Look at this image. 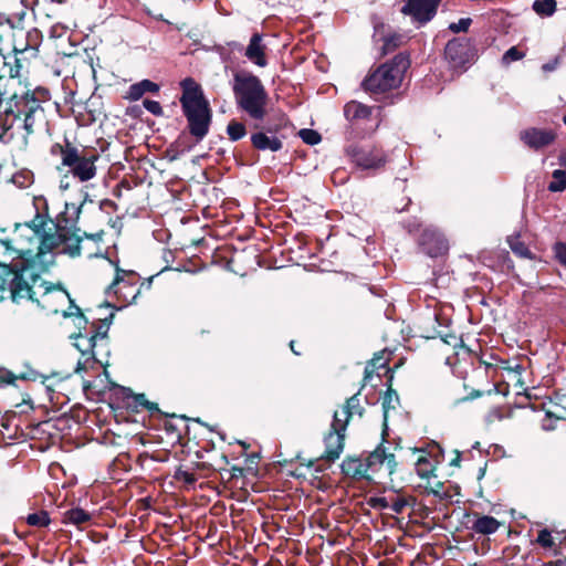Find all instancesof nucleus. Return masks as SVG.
I'll use <instances>...</instances> for the list:
<instances>
[{
  "label": "nucleus",
  "mask_w": 566,
  "mask_h": 566,
  "mask_svg": "<svg viewBox=\"0 0 566 566\" xmlns=\"http://www.w3.org/2000/svg\"><path fill=\"white\" fill-rule=\"evenodd\" d=\"M17 119L13 114L0 115V142L9 143L13 138L12 128Z\"/></svg>",
  "instance_id": "obj_21"
},
{
  "label": "nucleus",
  "mask_w": 566,
  "mask_h": 566,
  "mask_svg": "<svg viewBox=\"0 0 566 566\" xmlns=\"http://www.w3.org/2000/svg\"><path fill=\"white\" fill-rule=\"evenodd\" d=\"M138 277L134 271H124L116 268V275L112 284L107 287L108 296L115 295L124 304L133 303L139 294L137 286Z\"/></svg>",
  "instance_id": "obj_7"
},
{
  "label": "nucleus",
  "mask_w": 566,
  "mask_h": 566,
  "mask_svg": "<svg viewBox=\"0 0 566 566\" xmlns=\"http://www.w3.org/2000/svg\"><path fill=\"white\" fill-rule=\"evenodd\" d=\"M407 505V501L402 497L394 499L390 502L389 509L397 514H400Z\"/></svg>",
  "instance_id": "obj_40"
},
{
  "label": "nucleus",
  "mask_w": 566,
  "mask_h": 566,
  "mask_svg": "<svg viewBox=\"0 0 566 566\" xmlns=\"http://www.w3.org/2000/svg\"><path fill=\"white\" fill-rule=\"evenodd\" d=\"M265 51L266 46L263 43L262 35L259 33H254L250 39L244 55L251 63L255 64L259 67H264L268 65Z\"/></svg>",
  "instance_id": "obj_15"
},
{
  "label": "nucleus",
  "mask_w": 566,
  "mask_h": 566,
  "mask_svg": "<svg viewBox=\"0 0 566 566\" xmlns=\"http://www.w3.org/2000/svg\"><path fill=\"white\" fill-rule=\"evenodd\" d=\"M346 430H337L333 424L331 432L325 437V452L323 458L327 461H335L339 458L344 449V439Z\"/></svg>",
  "instance_id": "obj_14"
},
{
  "label": "nucleus",
  "mask_w": 566,
  "mask_h": 566,
  "mask_svg": "<svg viewBox=\"0 0 566 566\" xmlns=\"http://www.w3.org/2000/svg\"><path fill=\"white\" fill-rule=\"evenodd\" d=\"M370 473H375L381 468H385L389 474H391L396 468L395 455L388 453L386 448L379 446L371 452L366 459Z\"/></svg>",
  "instance_id": "obj_12"
},
{
  "label": "nucleus",
  "mask_w": 566,
  "mask_h": 566,
  "mask_svg": "<svg viewBox=\"0 0 566 566\" xmlns=\"http://www.w3.org/2000/svg\"><path fill=\"white\" fill-rule=\"evenodd\" d=\"M298 135L308 145H316L321 142V135L313 129H301Z\"/></svg>",
  "instance_id": "obj_32"
},
{
  "label": "nucleus",
  "mask_w": 566,
  "mask_h": 566,
  "mask_svg": "<svg viewBox=\"0 0 566 566\" xmlns=\"http://www.w3.org/2000/svg\"><path fill=\"white\" fill-rule=\"evenodd\" d=\"M441 0H408L402 7V13L410 15L413 21L423 24L430 21Z\"/></svg>",
  "instance_id": "obj_8"
},
{
  "label": "nucleus",
  "mask_w": 566,
  "mask_h": 566,
  "mask_svg": "<svg viewBox=\"0 0 566 566\" xmlns=\"http://www.w3.org/2000/svg\"><path fill=\"white\" fill-rule=\"evenodd\" d=\"M91 520L90 513L83 509L75 507L64 513V523H70L76 526L87 523Z\"/></svg>",
  "instance_id": "obj_23"
},
{
  "label": "nucleus",
  "mask_w": 566,
  "mask_h": 566,
  "mask_svg": "<svg viewBox=\"0 0 566 566\" xmlns=\"http://www.w3.org/2000/svg\"><path fill=\"white\" fill-rule=\"evenodd\" d=\"M342 470L347 476L369 479L368 463L359 458H348L343 461Z\"/></svg>",
  "instance_id": "obj_16"
},
{
  "label": "nucleus",
  "mask_w": 566,
  "mask_h": 566,
  "mask_svg": "<svg viewBox=\"0 0 566 566\" xmlns=\"http://www.w3.org/2000/svg\"><path fill=\"white\" fill-rule=\"evenodd\" d=\"M384 367H386V360H384L382 357H380V356L374 357L371 359V361L369 363V365L365 369V374H366L365 378L369 377V375L374 368H384Z\"/></svg>",
  "instance_id": "obj_36"
},
{
  "label": "nucleus",
  "mask_w": 566,
  "mask_h": 566,
  "mask_svg": "<svg viewBox=\"0 0 566 566\" xmlns=\"http://www.w3.org/2000/svg\"><path fill=\"white\" fill-rule=\"evenodd\" d=\"M420 243L430 256H438L448 251V242L437 229L428 228L421 234Z\"/></svg>",
  "instance_id": "obj_10"
},
{
  "label": "nucleus",
  "mask_w": 566,
  "mask_h": 566,
  "mask_svg": "<svg viewBox=\"0 0 566 566\" xmlns=\"http://www.w3.org/2000/svg\"><path fill=\"white\" fill-rule=\"evenodd\" d=\"M463 45L459 40L449 41L446 46V56L452 60L453 62L461 60Z\"/></svg>",
  "instance_id": "obj_30"
},
{
  "label": "nucleus",
  "mask_w": 566,
  "mask_h": 566,
  "mask_svg": "<svg viewBox=\"0 0 566 566\" xmlns=\"http://www.w3.org/2000/svg\"><path fill=\"white\" fill-rule=\"evenodd\" d=\"M436 463L434 461L426 455L421 454L416 462V472L422 479H429L434 475Z\"/></svg>",
  "instance_id": "obj_22"
},
{
  "label": "nucleus",
  "mask_w": 566,
  "mask_h": 566,
  "mask_svg": "<svg viewBox=\"0 0 566 566\" xmlns=\"http://www.w3.org/2000/svg\"><path fill=\"white\" fill-rule=\"evenodd\" d=\"M543 70L548 72L555 70V63H547L543 65Z\"/></svg>",
  "instance_id": "obj_47"
},
{
  "label": "nucleus",
  "mask_w": 566,
  "mask_h": 566,
  "mask_svg": "<svg viewBox=\"0 0 566 566\" xmlns=\"http://www.w3.org/2000/svg\"><path fill=\"white\" fill-rule=\"evenodd\" d=\"M182 95L180 103L188 122L190 134L198 140L206 137L211 124V109L201 87L192 80L181 82Z\"/></svg>",
  "instance_id": "obj_2"
},
{
  "label": "nucleus",
  "mask_w": 566,
  "mask_h": 566,
  "mask_svg": "<svg viewBox=\"0 0 566 566\" xmlns=\"http://www.w3.org/2000/svg\"><path fill=\"white\" fill-rule=\"evenodd\" d=\"M232 90L239 108L252 119H264L269 95L258 76L248 72L235 73Z\"/></svg>",
  "instance_id": "obj_3"
},
{
  "label": "nucleus",
  "mask_w": 566,
  "mask_h": 566,
  "mask_svg": "<svg viewBox=\"0 0 566 566\" xmlns=\"http://www.w3.org/2000/svg\"><path fill=\"white\" fill-rule=\"evenodd\" d=\"M24 127L27 129L28 133H31L32 132V125H33V116L31 113L27 114L24 120Z\"/></svg>",
  "instance_id": "obj_42"
},
{
  "label": "nucleus",
  "mask_w": 566,
  "mask_h": 566,
  "mask_svg": "<svg viewBox=\"0 0 566 566\" xmlns=\"http://www.w3.org/2000/svg\"><path fill=\"white\" fill-rule=\"evenodd\" d=\"M293 345H294V342H291L290 346H291L292 350H293L295 354H298L297 352H295V350H294V346H293Z\"/></svg>",
  "instance_id": "obj_52"
},
{
  "label": "nucleus",
  "mask_w": 566,
  "mask_h": 566,
  "mask_svg": "<svg viewBox=\"0 0 566 566\" xmlns=\"http://www.w3.org/2000/svg\"><path fill=\"white\" fill-rule=\"evenodd\" d=\"M399 39H400V38H391V39H387V40H386V43H385V48H386V50H391V49L396 48V46L399 44V43H398Z\"/></svg>",
  "instance_id": "obj_44"
},
{
  "label": "nucleus",
  "mask_w": 566,
  "mask_h": 566,
  "mask_svg": "<svg viewBox=\"0 0 566 566\" xmlns=\"http://www.w3.org/2000/svg\"><path fill=\"white\" fill-rule=\"evenodd\" d=\"M0 255L8 260L4 264L0 263V301L10 298L18 305L51 313H59L60 305L71 303L64 290L45 285L39 274L40 265L15 256Z\"/></svg>",
  "instance_id": "obj_1"
},
{
  "label": "nucleus",
  "mask_w": 566,
  "mask_h": 566,
  "mask_svg": "<svg viewBox=\"0 0 566 566\" xmlns=\"http://www.w3.org/2000/svg\"><path fill=\"white\" fill-rule=\"evenodd\" d=\"M158 90L159 86L156 83L149 80H143L129 86L126 98L130 101H138L145 93H156Z\"/></svg>",
  "instance_id": "obj_18"
},
{
  "label": "nucleus",
  "mask_w": 566,
  "mask_h": 566,
  "mask_svg": "<svg viewBox=\"0 0 566 566\" xmlns=\"http://www.w3.org/2000/svg\"><path fill=\"white\" fill-rule=\"evenodd\" d=\"M60 188L61 189H67L69 188V184L67 182H64L63 180L61 181V185H60Z\"/></svg>",
  "instance_id": "obj_50"
},
{
  "label": "nucleus",
  "mask_w": 566,
  "mask_h": 566,
  "mask_svg": "<svg viewBox=\"0 0 566 566\" xmlns=\"http://www.w3.org/2000/svg\"><path fill=\"white\" fill-rule=\"evenodd\" d=\"M560 164L566 168V150L560 155Z\"/></svg>",
  "instance_id": "obj_48"
},
{
  "label": "nucleus",
  "mask_w": 566,
  "mask_h": 566,
  "mask_svg": "<svg viewBox=\"0 0 566 566\" xmlns=\"http://www.w3.org/2000/svg\"><path fill=\"white\" fill-rule=\"evenodd\" d=\"M537 543L543 547H551L553 545L551 533L547 530H542L538 533Z\"/></svg>",
  "instance_id": "obj_38"
},
{
  "label": "nucleus",
  "mask_w": 566,
  "mask_h": 566,
  "mask_svg": "<svg viewBox=\"0 0 566 566\" xmlns=\"http://www.w3.org/2000/svg\"><path fill=\"white\" fill-rule=\"evenodd\" d=\"M554 252L556 259L566 266V244L565 243H556L554 247Z\"/></svg>",
  "instance_id": "obj_37"
},
{
  "label": "nucleus",
  "mask_w": 566,
  "mask_h": 566,
  "mask_svg": "<svg viewBox=\"0 0 566 566\" xmlns=\"http://www.w3.org/2000/svg\"><path fill=\"white\" fill-rule=\"evenodd\" d=\"M566 189V172L560 169L553 171V181L548 185V190L553 192L563 191Z\"/></svg>",
  "instance_id": "obj_28"
},
{
  "label": "nucleus",
  "mask_w": 566,
  "mask_h": 566,
  "mask_svg": "<svg viewBox=\"0 0 566 566\" xmlns=\"http://www.w3.org/2000/svg\"><path fill=\"white\" fill-rule=\"evenodd\" d=\"M17 380V376L7 369H0V385H11Z\"/></svg>",
  "instance_id": "obj_39"
},
{
  "label": "nucleus",
  "mask_w": 566,
  "mask_h": 566,
  "mask_svg": "<svg viewBox=\"0 0 566 566\" xmlns=\"http://www.w3.org/2000/svg\"><path fill=\"white\" fill-rule=\"evenodd\" d=\"M227 133L229 135V138L231 140L235 142V140H239L242 137H244L247 134V130H245V126L242 123L237 122V120H231L228 124Z\"/></svg>",
  "instance_id": "obj_29"
},
{
  "label": "nucleus",
  "mask_w": 566,
  "mask_h": 566,
  "mask_svg": "<svg viewBox=\"0 0 566 566\" xmlns=\"http://www.w3.org/2000/svg\"><path fill=\"white\" fill-rule=\"evenodd\" d=\"M373 506L378 509H389L390 502L387 497L373 499Z\"/></svg>",
  "instance_id": "obj_41"
},
{
  "label": "nucleus",
  "mask_w": 566,
  "mask_h": 566,
  "mask_svg": "<svg viewBox=\"0 0 566 566\" xmlns=\"http://www.w3.org/2000/svg\"><path fill=\"white\" fill-rule=\"evenodd\" d=\"M352 160L363 169H374L385 164L384 154L376 148H356L352 147L347 150Z\"/></svg>",
  "instance_id": "obj_9"
},
{
  "label": "nucleus",
  "mask_w": 566,
  "mask_h": 566,
  "mask_svg": "<svg viewBox=\"0 0 566 566\" xmlns=\"http://www.w3.org/2000/svg\"><path fill=\"white\" fill-rule=\"evenodd\" d=\"M73 315V312L64 313V316H71Z\"/></svg>",
  "instance_id": "obj_54"
},
{
  "label": "nucleus",
  "mask_w": 566,
  "mask_h": 566,
  "mask_svg": "<svg viewBox=\"0 0 566 566\" xmlns=\"http://www.w3.org/2000/svg\"><path fill=\"white\" fill-rule=\"evenodd\" d=\"M253 146L259 150L277 151L282 148V143L276 137H269L263 133L253 134L251 137Z\"/></svg>",
  "instance_id": "obj_19"
},
{
  "label": "nucleus",
  "mask_w": 566,
  "mask_h": 566,
  "mask_svg": "<svg viewBox=\"0 0 566 566\" xmlns=\"http://www.w3.org/2000/svg\"><path fill=\"white\" fill-rule=\"evenodd\" d=\"M563 120H564V123L566 124V115L564 116Z\"/></svg>",
  "instance_id": "obj_55"
},
{
  "label": "nucleus",
  "mask_w": 566,
  "mask_h": 566,
  "mask_svg": "<svg viewBox=\"0 0 566 566\" xmlns=\"http://www.w3.org/2000/svg\"><path fill=\"white\" fill-rule=\"evenodd\" d=\"M3 84L4 80L0 77V103L4 99V92H2Z\"/></svg>",
  "instance_id": "obj_46"
},
{
  "label": "nucleus",
  "mask_w": 566,
  "mask_h": 566,
  "mask_svg": "<svg viewBox=\"0 0 566 566\" xmlns=\"http://www.w3.org/2000/svg\"><path fill=\"white\" fill-rule=\"evenodd\" d=\"M507 243L511 250L520 258L533 259L532 252L520 239V234H513L507 238Z\"/></svg>",
  "instance_id": "obj_24"
},
{
  "label": "nucleus",
  "mask_w": 566,
  "mask_h": 566,
  "mask_svg": "<svg viewBox=\"0 0 566 566\" xmlns=\"http://www.w3.org/2000/svg\"><path fill=\"white\" fill-rule=\"evenodd\" d=\"M370 114L371 108L357 101H350L344 106V115L349 122L367 119Z\"/></svg>",
  "instance_id": "obj_17"
},
{
  "label": "nucleus",
  "mask_w": 566,
  "mask_h": 566,
  "mask_svg": "<svg viewBox=\"0 0 566 566\" xmlns=\"http://www.w3.org/2000/svg\"><path fill=\"white\" fill-rule=\"evenodd\" d=\"M82 206L83 203H69L66 202L65 203V209L63 211V218L66 222H75L78 217H80V213H81V210H82Z\"/></svg>",
  "instance_id": "obj_31"
},
{
  "label": "nucleus",
  "mask_w": 566,
  "mask_h": 566,
  "mask_svg": "<svg viewBox=\"0 0 566 566\" xmlns=\"http://www.w3.org/2000/svg\"><path fill=\"white\" fill-rule=\"evenodd\" d=\"M178 476L182 478L188 483L195 482L193 475L191 473L186 472V471L179 472Z\"/></svg>",
  "instance_id": "obj_45"
},
{
  "label": "nucleus",
  "mask_w": 566,
  "mask_h": 566,
  "mask_svg": "<svg viewBox=\"0 0 566 566\" xmlns=\"http://www.w3.org/2000/svg\"><path fill=\"white\" fill-rule=\"evenodd\" d=\"M27 523L34 527H45L50 524V516L46 511L31 513L25 517Z\"/></svg>",
  "instance_id": "obj_27"
},
{
  "label": "nucleus",
  "mask_w": 566,
  "mask_h": 566,
  "mask_svg": "<svg viewBox=\"0 0 566 566\" xmlns=\"http://www.w3.org/2000/svg\"><path fill=\"white\" fill-rule=\"evenodd\" d=\"M105 337V333H78L72 336L74 340L73 346L81 353L75 367L76 374L87 373L95 369L97 365H102L96 357L95 348L97 347V342H104Z\"/></svg>",
  "instance_id": "obj_6"
},
{
  "label": "nucleus",
  "mask_w": 566,
  "mask_h": 566,
  "mask_svg": "<svg viewBox=\"0 0 566 566\" xmlns=\"http://www.w3.org/2000/svg\"><path fill=\"white\" fill-rule=\"evenodd\" d=\"M399 405V397L395 390L388 388L382 397L384 419L387 420L389 410L396 409Z\"/></svg>",
  "instance_id": "obj_25"
},
{
  "label": "nucleus",
  "mask_w": 566,
  "mask_h": 566,
  "mask_svg": "<svg viewBox=\"0 0 566 566\" xmlns=\"http://www.w3.org/2000/svg\"><path fill=\"white\" fill-rule=\"evenodd\" d=\"M459 461H460V459H459V455H458L455 460H452L451 464L452 465H458Z\"/></svg>",
  "instance_id": "obj_51"
},
{
  "label": "nucleus",
  "mask_w": 566,
  "mask_h": 566,
  "mask_svg": "<svg viewBox=\"0 0 566 566\" xmlns=\"http://www.w3.org/2000/svg\"><path fill=\"white\" fill-rule=\"evenodd\" d=\"M18 179H19V177H18V176L13 177V182H14V184H19V180H18Z\"/></svg>",
  "instance_id": "obj_53"
},
{
  "label": "nucleus",
  "mask_w": 566,
  "mask_h": 566,
  "mask_svg": "<svg viewBox=\"0 0 566 566\" xmlns=\"http://www.w3.org/2000/svg\"><path fill=\"white\" fill-rule=\"evenodd\" d=\"M521 139L533 149H541L555 139V133L551 129L528 128L521 133Z\"/></svg>",
  "instance_id": "obj_13"
},
{
  "label": "nucleus",
  "mask_w": 566,
  "mask_h": 566,
  "mask_svg": "<svg viewBox=\"0 0 566 566\" xmlns=\"http://www.w3.org/2000/svg\"><path fill=\"white\" fill-rule=\"evenodd\" d=\"M523 56L524 54L521 51H518L515 46H512L502 56V62L504 64H509L513 61H518L523 59Z\"/></svg>",
  "instance_id": "obj_33"
},
{
  "label": "nucleus",
  "mask_w": 566,
  "mask_h": 566,
  "mask_svg": "<svg viewBox=\"0 0 566 566\" xmlns=\"http://www.w3.org/2000/svg\"><path fill=\"white\" fill-rule=\"evenodd\" d=\"M471 22L472 20L470 18H462L458 22L451 23L449 29L454 33L465 32L471 25Z\"/></svg>",
  "instance_id": "obj_34"
},
{
  "label": "nucleus",
  "mask_w": 566,
  "mask_h": 566,
  "mask_svg": "<svg viewBox=\"0 0 566 566\" xmlns=\"http://www.w3.org/2000/svg\"><path fill=\"white\" fill-rule=\"evenodd\" d=\"M136 401L139 403V405H144L146 406L148 409L153 410L155 408V405L151 403V402H148L145 398V395H139L137 398H136Z\"/></svg>",
  "instance_id": "obj_43"
},
{
  "label": "nucleus",
  "mask_w": 566,
  "mask_h": 566,
  "mask_svg": "<svg viewBox=\"0 0 566 566\" xmlns=\"http://www.w3.org/2000/svg\"><path fill=\"white\" fill-rule=\"evenodd\" d=\"M500 527V523L496 518L488 515H483L476 518L472 528L480 534L489 535L495 533Z\"/></svg>",
  "instance_id": "obj_20"
},
{
  "label": "nucleus",
  "mask_w": 566,
  "mask_h": 566,
  "mask_svg": "<svg viewBox=\"0 0 566 566\" xmlns=\"http://www.w3.org/2000/svg\"><path fill=\"white\" fill-rule=\"evenodd\" d=\"M409 67V59L403 54L396 55L390 62L384 63L370 73L363 82L364 88L371 94H382L398 88Z\"/></svg>",
  "instance_id": "obj_5"
},
{
  "label": "nucleus",
  "mask_w": 566,
  "mask_h": 566,
  "mask_svg": "<svg viewBox=\"0 0 566 566\" xmlns=\"http://www.w3.org/2000/svg\"><path fill=\"white\" fill-rule=\"evenodd\" d=\"M82 323H86V321L82 314H78L77 315V324L81 325Z\"/></svg>",
  "instance_id": "obj_49"
},
{
  "label": "nucleus",
  "mask_w": 566,
  "mask_h": 566,
  "mask_svg": "<svg viewBox=\"0 0 566 566\" xmlns=\"http://www.w3.org/2000/svg\"><path fill=\"white\" fill-rule=\"evenodd\" d=\"M533 9L539 15L549 17L556 10V1L555 0H536L533 3Z\"/></svg>",
  "instance_id": "obj_26"
},
{
  "label": "nucleus",
  "mask_w": 566,
  "mask_h": 566,
  "mask_svg": "<svg viewBox=\"0 0 566 566\" xmlns=\"http://www.w3.org/2000/svg\"><path fill=\"white\" fill-rule=\"evenodd\" d=\"M354 415H363V407L357 395L348 398L342 410L335 411L333 427L337 428V430H346L348 421Z\"/></svg>",
  "instance_id": "obj_11"
},
{
  "label": "nucleus",
  "mask_w": 566,
  "mask_h": 566,
  "mask_svg": "<svg viewBox=\"0 0 566 566\" xmlns=\"http://www.w3.org/2000/svg\"><path fill=\"white\" fill-rule=\"evenodd\" d=\"M143 105L153 115H157L158 116V115L163 114V108H161L160 104L157 101L145 99L143 102Z\"/></svg>",
  "instance_id": "obj_35"
},
{
  "label": "nucleus",
  "mask_w": 566,
  "mask_h": 566,
  "mask_svg": "<svg viewBox=\"0 0 566 566\" xmlns=\"http://www.w3.org/2000/svg\"><path fill=\"white\" fill-rule=\"evenodd\" d=\"M61 164L69 168L70 175L80 182H87L97 175L96 161L99 154L94 148L76 147L66 142L60 146Z\"/></svg>",
  "instance_id": "obj_4"
}]
</instances>
